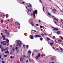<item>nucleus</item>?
<instances>
[{
    "label": "nucleus",
    "instance_id": "obj_1",
    "mask_svg": "<svg viewBox=\"0 0 63 63\" xmlns=\"http://www.w3.org/2000/svg\"><path fill=\"white\" fill-rule=\"evenodd\" d=\"M33 15L34 16V17L35 18V14H38V12H37V10H35V11H33Z\"/></svg>",
    "mask_w": 63,
    "mask_h": 63
},
{
    "label": "nucleus",
    "instance_id": "obj_2",
    "mask_svg": "<svg viewBox=\"0 0 63 63\" xmlns=\"http://www.w3.org/2000/svg\"><path fill=\"white\" fill-rule=\"evenodd\" d=\"M16 43L17 42V44L19 45V47H21V43L20 41H16Z\"/></svg>",
    "mask_w": 63,
    "mask_h": 63
},
{
    "label": "nucleus",
    "instance_id": "obj_3",
    "mask_svg": "<svg viewBox=\"0 0 63 63\" xmlns=\"http://www.w3.org/2000/svg\"><path fill=\"white\" fill-rule=\"evenodd\" d=\"M40 56H41V54L39 53L37 55V56H36L35 57V58L36 59H38L40 57Z\"/></svg>",
    "mask_w": 63,
    "mask_h": 63
},
{
    "label": "nucleus",
    "instance_id": "obj_4",
    "mask_svg": "<svg viewBox=\"0 0 63 63\" xmlns=\"http://www.w3.org/2000/svg\"><path fill=\"white\" fill-rule=\"evenodd\" d=\"M1 34L2 35V37H3V39L4 40H6V38H5V36L3 35V33H1Z\"/></svg>",
    "mask_w": 63,
    "mask_h": 63
},
{
    "label": "nucleus",
    "instance_id": "obj_5",
    "mask_svg": "<svg viewBox=\"0 0 63 63\" xmlns=\"http://www.w3.org/2000/svg\"><path fill=\"white\" fill-rule=\"evenodd\" d=\"M6 42L7 43V46H8L9 44V40H8V39H7L6 41Z\"/></svg>",
    "mask_w": 63,
    "mask_h": 63
},
{
    "label": "nucleus",
    "instance_id": "obj_6",
    "mask_svg": "<svg viewBox=\"0 0 63 63\" xmlns=\"http://www.w3.org/2000/svg\"><path fill=\"white\" fill-rule=\"evenodd\" d=\"M27 5H28V6L29 7H32L30 3H28Z\"/></svg>",
    "mask_w": 63,
    "mask_h": 63
},
{
    "label": "nucleus",
    "instance_id": "obj_7",
    "mask_svg": "<svg viewBox=\"0 0 63 63\" xmlns=\"http://www.w3.org/2000/svg\"><path fill=\"white\" fill-rule=\"evenodd\" d=\"M30 37L31 39H34V38L33 37V36L32 35H30Z\"/></svg>",
    "mask_w": 63,
    "mask_h": 63
},
{
    "label": "nucleus",
    "instance_id": "obj_8",
    "mask_svg": "<svg viewBox=\"0 0 63 63\" xmlns=\"http://www.w3.org/2000/svg\"><path fill=\"white\" fill-rule=\"evenodd\" d=\"M35 37H39V38H40V37H41V36H39V35H37V34L35 35Z\"/></svg>",
    "mask_w": 63,
    "mask_h": 63
},
{
    "label": "nucleus",
    "instance_id": "obj_9",
    "mask_svg": "<svg viewBox=\"0 0 63 63\" xmlns=\"http://www.w3.org/2000/svg\"><path fill=\"white\" fill-rule=\"evenodd\" d=\"M20 61H21V62H22L23 61V58H21L20 59Z\"/></svg>",
    "mask_w": 63,
    "mask_h": 63
},
{
    "label": "nucleus",
    "instance_id": "obj_10",
    "mask_svg": "<svg viewBox=\"0 0 63 63\" xmlns=\"http://www.w3.org/2000/svg\"><path fill=\"white\" fill-rule=\"evenodd\" d=\"M5 53L6 54H8L9 53V52L7 51H5Z\"/></svg>",
    "mask_w": 63,
    "mask_h": 63
},
{
    "label": "nucleus",
    "instance_id": "obj_11",
    "mask_svg": "<svg viewBox=\"0 0 63 63\" xmlns=\"http://www.w3.org/2000/svg\"><path fill=\"white\" fill-rule=\"evenodd\" d=\"M4 43H6V41H3V42H1V45H3Z\"/></svg>",
    "mask_w": 63,
    "mask_h": 63
},
{
    "label": "nucleus",
    "instance_id": "obj_12",
    "mask_svg": "<svg viewBox=\"0 0 63 63\" xmlns=\"http://www.w3.org/2000/svg\"><path fill=\"white\" fill-rule=\"evenodd\" d=\"M54 30H58V28H55L53 29Z\"/></svg>",
    "mask_w": 63,
    "mask_h": 63
},
{
    "label": "nucleus",
    "instance_id": "obj_13",
    "mask_svg": "<svg viewBox=\"0 0 63 63\" xmlns=\"http://www.w3.org/2000/svg\"><path fill=\"white\" fill-rule=\"evenodd\" d=\"M57 34H60V31H58L57 32Z\"/></svg>",
    "mask_w": 63,
    "mask_h": 63
},
{
    "label": "nucleus",
    "instance_id": "obj_14",
    "mask_svg": "<svg viewBox=\"0 0 63 63\" xmlns=\"http://www.w3.org/2000/svg\"><path fill=\"white\" fill-rule=\"evenodd\" d=\"M46 40H47V41H49V40H50V39L49 38L47 37L46 38Z\"/></svg>",
    "mask_w": 63,
    "mask_h": 63
},
{
    "label": "nucleus",
    "instance_id": "obj_15",
    "mask_svg": "<svg viewBox=\"0 0 63 63\" xmlns=\"http://www.w3.org/2000/svg\"><path fill=\"white\" fill-rule=\"evenodd\" d=\"M12 50L13 51H15V47H13L12 49Z\"/></svg>",
    "mask_w": 63,
    "mask_h": 63
},
{
    "label": "nucleus",
    "instance_id": "obj_16",
    "mask_svg": "<svg viewBox=\"0 0 63 63\" xmlns=\"http://www.w3.org/2000/svg\"><path fill=\"white\" fill-rule=\"evenodd\" d=\"M58 41L59 42H62V40H61L60 39H59L58 40Z\"/></svg>",
    "mask_w": 63,
    "mask_h": 63
},
{
    "label": "nucleus",
    "instance_id": "obj_17",
    "mask_svg": "<svg viewBox=\"0 0 63 63\" xmlns=\"http://www.w3.org/2000/svg\"><path fill=\"white\" fill-rule=\"evenodd\" d=\"M28 53H31V51L30 50H29L28 51Z\"/></svg>",
    "mask_w": 63,
    "mask_h": 63
},
{
    "label": "nucleus",
    "instance_id": "obj_18",
    "mask_svg": "<svg viewBox=\"0 0 63 63\" xmlns=\"http://www.w3.org/2000/svg\"><path fill=\"white\" fill-rule=\"evenodd\" d=\"M8 50V48H6V49H3V51H6V50Z\"/></svg>",
    "mask_w": 63,
    "mask_h": 63
},
{
    "label": "nucleus",
    "instance_id": "obj_19",
    "mask_svg": "<svg viewBox=\"0 0 63 63\" xmlns=\"http://www.w3.org/2000/svg\"><path fill=\"white\" fill-rule=\"evenodd\" d=\"M54 19L55 20H56L57 21H58V19H57L56 18H54Z\"/></svg>",
    "mask_w": 63,
    "mask_h": 63
},
{
    "label": "nucleus",
    "instance_id": "obj_20",
    "mask_svg": "<svg viewBox=\"0 0 63 63\" xmlns=\"http://www.w3.org/2000/svg\"><path fill=\"white\" fill-rule=\"evenodd\" d=\"M53 21L55 23V24H56V21H55L54 20H53Z\"/></svg>",
    "mask_w": 63,
    "mask_h": 63
},
{
    "label": "nucleus",
    "instance_id": "obj_21",
    "mask_svg": "<svg viewBox=\"0 0 63 63\" xmlns=\"http://www.w3.org/2000/svg\"><path fill=\"white\" fill-rule=\"evenodd\" d=\"M45 10V7L44 6L43 7V11H44V12H45V10Z\"/></svg>",
    "mask_w": 63,
    "mask_h": 63
},
{
    "label": "nucleus",
    "instance_id": "obj_22",
    "mask_svg": "<svg viewBox=\"0 0 63 63\" xmlns=\"http://www.w3.org/2000/svg\"><path fill=\"white\" fill-rule=\"evenodd\" d=\"M32 26H34V24L33 23V22L32 21Z\"/></svg>",
    "mask_w": 63,
    "mask_h": 63
},
{
    "label": "nucleus",
    "instance_id": "obj_23",
    "mask_svg": "<svg viewBox=\"0 0 63 63\" xmlns=\"http://www.w3.org/2000/svg\"><path fill=\"white\" fill-rule=\"evenodd\" d=\"M53 11H54V12H56V9H54L53 10Z\"/></svg>",
    "mask_w": 63,
    "mask_h": 63
},
{
    "label": "nucleus",
    "instance_id": "obj_24",
    "mask_svg": "<svg viewBox=\"0 0 63 63\" xmlns=\"http://www.w3.org/2000/svg\"><path fill=\"white\" fill-rule=\"evenodd\" d=\"M47 14L49 16H50V13H49V12H47Z\"/></svg>",
    "mask_w": 63,
    "mask_h": 63
},
{
    "label": "nucleus",
    "instance_id": "obj_25",
    "mask_svg": "<svg viewBox=\"0 0 63 63\" xmlns=\"http://www.w3.org/2000/svg\"><path fill=\"white\" fill-rule=\"evenodd\" d=\"M3 45H5V46H6V42H4L3 43Z\"/></svg>",
    "mask_w": 63,
    "mask_h": 63
},
{
    "label": "nucleus",
    "instance_id": "obj_26",
    "mask_svg": "<svg viewBox=\"0 0 63 63\" xmlns=\"http://www.w3.org/2000/svg\"><path fill=\"white\" fill-rule=\"evenodd\" d=\"M1 23H3V22H4V21H3V20H1Z\"/></svg>",
    "mask_w": 63,
    "mask_h": 63
},
{
    "label": "nucleus",
    "instance_id": "obj_27",
    "mask_svg": "<svg viewBox=\"0 0 63 63\" xmlns=\"http://www.w3.org/2000/svg\"><path fill=\"white\" fill-rule=\"evenodd\" d=\"M23 46L24 48H25V45H23Z\"/></svg>",
    "mask_w": 63,
    "mask_h": 63
},
{
    "label": "nucleus",
    "instance_id": "obj_28",
    "mask_svg": "<svg viewBox=\"0 0 63 63\" xmlns=\"http://www.w3.org/2000/svg\"><path fill=\"white\" fill-rule=\"evenodd\" d=\"M29 62H31V59H30V58H29Z\"/></svg>",
    "mask_w": 63,
    "mask_h": 63
},
{
    "label": "nucleus",
    "instance_id": "obj_29",
    "mask_svg": "<svg viewBox=\"0 0 63 63\" xmlns=\"http://www.w3.org/2000/svg\"><path fill=\"white\" fill-rule=\"evenodd\" d=\"M17 49H18V47H16V50H17Z\"/></svg>",
    "mask_w": 63,
    "mask_h": 63
},
{
    "label": "nucleus",
    "instance_id": "obj_30",
    "mask_svg": "<svg viewBox=\"0 0 63 63\" xmlns=\"http://www.w3.org/2000/svg\"><path fill=\"white\" fill-rule=\"evenodd\" d=\"M5 31L6 32V33H7V34H8V35H9V33H7V30H6Z\"/></svg>",
    "mask_w": 63,
    "mask_h": 63
},
{
    "label": "nucleus",
    "instance_id": "obj_31",
    "mask_svg": "<svg viewBox=\"0 0 63 63\" xmlns=\"http://www.w3.org/2000/svg\"><path fill=\"white\" fill-rule=\"evenodd\" d=\"M7 56H8L7 55H4V57H7Z\"/></svg>",
    "mask_w": 63,
    "mask_h": 63
},
{
    "label": "nucleus",
    "instance_id": "obj_32",
    "mask_svg": "<svg viewBox=\"0 0 63 63\" xmlns=\"http://www.w3.org/2000/svg\"><path fill=\"white\" fill-rule=\"evenodd\" d=\"M60 49L62 51H63V48H61Z\"/></svg>",
    "mask_w": 63,
    "mask_h": 63
},
{
    "label": "nucleus",
    "instance_id": "obj_33",
    "mask_svg": "<svg viewBox=\"0 0 63 63\" xmlns=\"http://www.w3.org/2000/svg\"><path fill=\"white\" fill-rule=\"evenodd\" d=\"M40 40H41V41H42V40H43V38H40Z\"/></svg>",
    "mask_w": 63,
    "mask_h": 63
},
{
    "label": "nucleus",
    "instance_id": "obj_34",
    "mask_svg": "<svg viewBox=\"0 0 63 63\" xmlns=\"http://www.w3.org/2000/svg\"><path fill=\"white\" fill-rule=\"evenodd\" d=\"M27 10H28V12H30V10L29 9H27Z\"/></svg>",
    "mask_w": 63,
    "mask_h": 63
},
{
    "label": "nucleus",
    "instance_id": "obj_35",
    "mask_svg": "<svg viewBox=\"0 0 63 63\" xmlns=\"http://www.w3.org/2000/svg\"><path fill=\"white\" fill-rule=\"evenodd\" d=\"M39 1L41 2V3H42V0H39Z\"/></svg>",
    "mask_w": 63,
    "mask_h": 63
},
{
    "label": "nucleus",
    "instance_id": "obj_36",
    "mask_svg": "<svg viewBox=\"0 0 63 63\" xmlns=\"http://www.w3.org/2000/svg\"><path fill=\"white\" fill-rule=\"evenodd\" d=\"M50 45H51L52 46H53V44H52L51 43H50Z\"/></svg>",
    "mask_w": 63,
    "mask_h": 63
},
{
    "label": "nucleus",
    "instance_id": "obj_37",
    "mask_svg": "<svg viewBox=\"0 0 63 63\" xmlns=\"http://www.w3.org/2000/svg\"><path fill=\"white\" fill-rule=\"evenodd\" d=\"M36 25L37 26H39V24H36Z\"/></svg>",
    "mask_w": 63,
    "mask_h": 63
},
{
    "label": "nucleus",
    "instance_id": "obj_38",
    "mask_svg": "<svg viewBox=\"0 0 63 63\" xmlns=\"http://www.w3.org/2000/svg\"><path fill=\"white\" fill-rule=\"evenodd\" d=\"M10 58L11 59H12L13 58V56H11Z\"/></svg>",
    "mask_w": 63,
    "mask_h": 63
},
{
    "label": "nucleus",
    "instance_id": "obj_39",
    "mask_svg": "<svg viewBox=\"0 0 63 63\" xmlns=\"http://www.w3.org/2000/svg\"><path fill=\"white\" fill-rule=\"evenodd\" d=\"M1 49H2V50H3L4 49H3V47H1Z\"/></svg>",
    "mask_w": 63,
    "mask_h": 63
},
{
    "label": "nucleus",
    "instance_id": "obj_40",
    "mask_svg": "<svg viewBox=\"0 0 63 63\" xmlns=\"http://www.w3.org/2000/svg\"><path fill=\"white\" fill-rule=\"evenodd\" d=\"M2 47V46L1 45V44H0V48H1V47Z\"/></svg>",
    "mask_w": 63,
    "mask_h": 63
},
{
    "label": "nucleus",
    "instance_id": "obj_41",
    "mask_svg": "<svg viewBox=\"0 0 63 63\" xmlns=\"http://www.w3.org/2000/svg\"><path fill=\"white\" fill-rule=\"evenodd\" d=\"M41 35H42V36H44V34L43 33L41 34Z\"/></svg>",
    "mask_w": 63,
    "mask_h": 63
},
{
    "label": "nucleus",
    "instance_id": "obj_42",
    "mask_svg": "<svg viewBox=\"0 0 63 63\" xmlns=\"http://www.w3.org/2000/svg\"><path fill=\"white\" fill-rule=\"evenodd\" d=\"M30 12H31V11H32V9L30 8Z\"/></svg>",
    "mask_w": 63,
    "mask_h": 63
},
{
    "label": "nucleus",
    "instance_id": "obj_43",
    "mask_svg": "<svg viewBox=\"0 0 63 63\" xmlns=\"http://www.w3.org/2000/svg\"><path fill=\"white\" fill-rule=\"evenodd\" d=\"M44 35H46V32H44Z\"/></svg>",
    "mask_w": 63,
    "mask_h": 63
},
{
    "label": "nucleus",
    "instance_id": "obj_44",
    "mask_svg": "<svg viewBox=\"0 0 63 63\" xmlns=\"http://www.w3.org/2000/svg\"><path fill=\"white\" fill-rule=\"evenodd\" d=\"M27 47L28 48V47H29V46L28 45H27Z\"/></svg>",
    "mask_w": 63,
    "mask_h": 63
},
{
    "label": "nucleus",
    "instance_id": "obj_45",
    "mask_svg": "<svg viewBox=\"0 0 63 63\" xmlns=\"http://www.w3.org/2000/svg\"><path fill=\"white\" fill-rule=\"evenodd\" d=\"M40 28H42V26H40Z\"/></svg>",
    "mask_w": 63,
    "mask_h": 63
},
{
    "label": "nucleus",
    "instance_id": "obj_46",
    "mask_svg": "<svg viewBox=\"0 0 63 63\" xmlns=\"http://www.w3.org/2000/svg\"><path fill=\"white\" fill-rule=\"evenodd\" d=\"M60 11H61V12H63V11H62V10H61Z\"/></svg>",
    "mask_w": 63,
    "mask_h": 63
},
{
    "label": "nucleus",
    "instance_id": "obj_47",
    "mask_svg": "<svg viewBox=\"0 0 63 63\" xmlns=\"http://www.w3.org/2000/svg\"><path fill=\"white\" fill-rule=\"evenodd\" d=\"M51 59H52V60H53V59H54V58H51Z\"/></svg>",
    "mask_w": 63,
    "mask_h": 63
},
{
    "label": "nucleus",
    "instance_id": "obj_48",
    "mask_svg": "<svg viewBox=\"0 0 63 63\" xmlns=\"http://www.w3.org/2000/svg\"><path fill=\"white\" fill-rule=\"evenodd\" d=\"M26 57V56H25V55H24V57Z\"/></svg>",
    "mask_w": 63,
    "mask_h": 63
},
{
    "label": "nucleus",
    "instance_id": "obj_49",
    "mask_svg": "<svg viewBox=\"0 0 63 63\" xmlns=\"http://www.w3.org/2000/svg\"><path fill=\"white\" fill-rule=\"evenodd\" d=\"M2 63H4V62L3 61H2Z\"/></svg>",
    "mask_w": 63,
    "mask_h": 63
},
{
    "label": "nucleus",
    "instance_id": "obj_50",
    "mask_svg": "<svg viewBox=\"0 0 63 63\" xmlns=\"http://www.w3.org/2000/svg\"><path fill=\"white\" fill-rule=\"evenodd\" d=\"M53 38H55V36H53Z\"/></svg>",
    "mask_w": 63,
    "mask_h": 63
},
{
    "label": "nucleus",
    "instance_id": "obj_51",
    "mask_svg": "<svg viewBox=\"0 0 63 63\" xmlns=\"http://www.w3.org/2000/svg\"><path fill=\"white\" fill-rule=\"evenodd\" d=\"M32 56H34V53H33L32 54Z\"/></svg>",
    "mask_w": 63,
    "mask_h": 63
},
{
    "label": "nucleus",
    "instance_id": "obj_52",
    "mask_svg": "<svg viewBox=\"0 0 63 63\" xmlns=\"http://www.w3.org/2000/svg\"><path fill=\"white\" fill-rule=\"evenodd\" d=\"M28 61V60H27L26 61V62L27 63Z\"/></svg>",
    "mask_w": 63,
    "mask_h": 63
},
{
    "label": "nucleus",
    "instance_id": "obj_53",
    "mask_svg": "<svg viewBox=\"0 0 63 63\" xmlns=\"http://www.w3.org/2000/svg\"><path fill=\"white\" fill-rule=\"evenodd\" d=\"M39 22H41V20H39Z\"/></svg>",
    "mask_w": 63,
    "mask_h": 63
},
{
    "label": "nucleus",
    "instance_id": "obj_54",
    "mask_svg": "<svg viewBox=\"0 0 63 63\" xmlns=\"http://www.w3.org/2000/svg\"><path fill=\"white\" fill-rule=\"evenodd\" d=\"M53 49H55V48H54V47H53Z\"/></svg>",
    "mask_w": 63,
    "mask_h": 63
},
{
    "label": "nucleus",
    "instance_id": "obj_55",
    "mask_svg": "<svg viewBox=\"0 0 63 63\" xmlns=\"http://www.w3.org/2000/svg\"><path fill=\"white\" fill-rule=\"evenodd\" d=\"M26 9H28V8H27V6H26Z\"/></svg>",
    "mask_w": 63,
    "mask_h": 63
},
{
    "label": "nucleus",
    "instance_id": "obj_56",
    "mask_svg": "<svg viewBox=\"0 0 63 63\" xmlns=\"http://www.w3.org/2000/svg\"><path fill=\"white\" fill-rule=\"evenodd\" d=\"M22 3L23 4H24V2H22Z\"/></svg>",
    "mask_w": 63,
    "mask_h": 63
},
{
    "label": "nucleus",
    "instance_id": "obj_57",
    "mask_svg": "<svg viewBox=\"0 0 63 63\" xmlns=\"http://www.w3.org/2000/svg\"><path fill=\"white\" fill-rule=\"evenodd\" d=\"M56 6H57V7H58V8H59V7H58V6H57L56 5Z\"/></svg>",
    "mask_w": 63,
    "mask_h": 63
},
{
    "label": "nucleus",
    "instance_id": "obj_58",
    "mask_svg": "<svg viewBox=\"0 0 63 63\" xmlns=\"http://www.w3.org/2000/svg\"><path fill=\"white\" fill-rule=\"evenodd\" d=\"M56 6H57V7H58V8H59V7H58V6H57L56 5Z\"/></svg>",
    "mask_w": 63,
    "mask_h": 63
},
{
    "label": "nucleus",
    "instance_id": "obj_59",
    "mask_svg": "<svg viewBox=\"0 0 63 63\" xmlns=\"http://www.w3.org/2000/svg\"><path fill=\"white\" fill-rule=\"evenodd\" d=\"M10 47H12V45H11L10 46Z\"/></svg>",
    "mask_w": 63,
    "mask_h": 63
},
{
    "label": "nucleus",
    "instance_id": "obj_60",
    "mask_svg": "<svg viewBox=\"0 0 63 63\" xmlns=\"http://www.w3.org/2000/svg\"><path fill=\"white\" fill-rule=\"evenodd\" d=\"M1 58V56L0 55V58Z\"/></svg>",
    "mask_w": 63,
    "mask_h": 63
},
{
    "label": "nucleus",
    "instance_id": "obj_61",
    "mask_svg": "<svg viewBox=\"0 0 63 63\" xmlns=\"http://www.w3.org/2000/svg\"><path fill=\"white\" fill-rule=\"evenodd\" d=\"M57 50H59V49L57 48Z\"/></svg>",
    "mask_w": 63,
    "mask_h": 63
},
{
    "label": "nucleus",
    "instance_id": "obj_62",
    "mask_svg": "<svg viewBox=\"0 0 63 63\" xmlns=\"http://www.w3.org/2000/svg\"><path fill=\"white\" fill-rule=\"evenodd\" d=\"M61 39H63V38L62 37L61 38Z\"/></svg>",
    "mask_w": 63,
    "mask_h": 63
},
{
    "label": "nucleus",
    "instance_id": "obj_63",
    "mask_svg": "<svg viewBox=\"0 0 63 63\" xmlns=\"http://www.w3.org/2000/svg\"><path fill=\"white\" fill-rule=\"evenodd\" d=\"M34 31L35 32H36V31L34 30Z\"/></svg>",
    "mask_w": 63,
    "mask_h": 63
},
{
    "label": "nucleus",
    "instance_id": "obj_64",
    "mask_svg": "<svg viewBox=\"0 0 63 63\" xmlns=\"http://www.w3.org/2000/svg\"><path fill=\"white\" fill-rule=\"evenodd\" d=\"M27 58H28V56H27Z\"/></svg>",
    "mask_w": 63,
    "mask_h": 63
}]
</instances>
